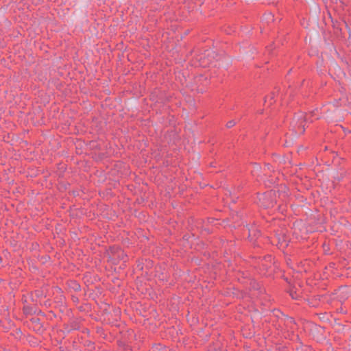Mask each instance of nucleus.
<instances>
[{"label":"nucleus","instance_id":"nucleus-1","mask_svg":"<svg viewBox=\"0 0 351 351\" xmlns=\"http://www.w3.org/2000/svg\"><path fill=\"white\" fill-rule=\"evenodd\" d=\"M305 117L303 114H298L293 122V128L296 134H302L304 132Z\"/></svg>","mask_w":351,"mask_h":351},{"label":"nucleus","instance_id":"nucleus-2","mask_svg":"<svg viewBox=\"0 0 351 351\" xmlns=\"http://www.w3.org/2000/svg\"><path fill=\"white\" fill-rule=\"evenodd\" d=\"M235 125L234 121H230L227 123V127L228 128H232Z\"/></svg>","mask_w":351,"mask_h":351}]
</instances>
